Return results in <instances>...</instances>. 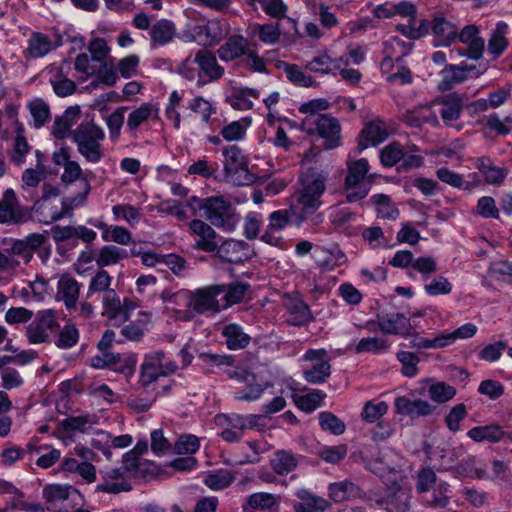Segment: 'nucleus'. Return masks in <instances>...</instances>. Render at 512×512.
Listing matches in <instances>:
<instances>
[{
	"label": "nucleus",
	"mask_w": 512,
	"mask_h": 512,
	"mask_svg": "<svg viewBox=\"0 0 512 512\" xmlns=\"http://www.w3.org/2000/svg\"><path fill=\"white\" fill-rule=\"evenodd\" d=\"M278 505L277 496L268 492H255L248 495L243 501V512L269 511Z\"/></svg>",
	"instance_id": "obj_33"
},
{
	"label": "nucleus",
	"mask_w": 512,
	"mask_h": 512,
	"mask_svg": "<svg viewBox=\"0 0 512 512\" xmlns=\"http://www.w3.org/2000/svg\"><path fill=\"white\" fill-rule=\"evenodd\" d=\"M196 62L206 83L217 81L224 75V67L218 64L216 56L209 50H198Z\"/></svg>",
	"instance_id": "obj_21"
},
{
	"label": "nucleus",
	"mask_w": 512,
	"mask_h": 512,
	"mask_svg": "<svg viewBox=\"0 0 512 512\" xmlns=\"http://www.w3.org/2000/svg\"><path fill=\"white\" fill-rule=\"evenodd\" d=\"M78 114V111L67 109L62 116L57 117L52 127L53 136L61 140L69 136L72 137L73 130L71 128L75 124Z\"/></svg>",
	"instance_id": "obj_43"
},
{
	"label": "nucleus",
	"mask_w": 512,
	"mask_h": 512,
	"mask_svg": "<svg viewBox=\"0 0 512 512\" xmlns=\"http://www.w3.org/2000/svg\"><path fill=\"white\" fill-rule=\"evenodd\" d=\"M459 450L450 448L447 445H438L433 450L427 452L430 461L435 462L437 470H448L452 468L459 457Z\"/></svg>",
	"instance_id": "obj_35"
},
{
	"label": "nucleus",
	"mask_w": 512,
	"mask_h": 512,
	"mask_svg": "<svg viewBox=\"0 0 512 512\" xmlns=\"http://www.w3.org/2000/svg\"><path fill=\"white\" fill-rule=\"evenodd\" d=\"M72 139L87 162L98 163L102 159L104 153L101 143L105 139V132L100 126L93 122L81 123L73 130Z\"/></svg>",
	"instance_id": "obj_2"
},
{
	"label": "nucleus",
	"mask_w": 512,
	"mask_h": 512,
	"mask_svg": "<svg viewBox=\"0 0 512 512\" xmlns=\"http://www.w3.org/2000/svg\"><path fill=\"white\" fill-rule=\"evenodd\" d=\"M319 425L323 430L334 435H341L346 429L345 423L329 411H323L319 414Z\"/></svg>",
	"instance_id": "obj_64"
},
{
	"label": "nucleus",
	"mask_w": 512,
	"mask_h": 512,
	"mask_svg": "<svg viewBox=\"0 0 512 512\" xmlns=\"http://www.w3.org/2000/svg\"><path fill=\"white\" fill-rule=\"evenodd\" d=\"M508 33L509 26L503 21L497 22L492 29L488 39L487 50L493 58L500 57L509 46Z\"/></svg>",
	"instance_id": "obj_31"
},
{
	"label": "nucleus",
	"mask_w": 512,
	"mask_h": 512,
	"mask_svg": "<svg viewBox=\"0 0 512 512\" xmlns=\"http://www.w3.org/2000/svg\"><path fill=\"white\" fill-rule=\"evenodd\" d=\"M219 257L226 262L240 264L249 260L254 252L250 245L242 240H228L217 248Z\"/></svg>",
	"instance_id": "obj_19"
},
{
	"label": "nucleus",
	"mask_w": 512,
	"mask_h": 512,
	"mask_svg": "<svg viewBox=\"0 0 512 512\" xmlns=\"http://www.w3.org/2000/svg\"><path fill=\"white\" fill-rule=\"evenodd\" d=\"M457 39L465 48H459L460 56L471 60H479L483 57L485 50V40L480 36V29L475 24L465 25L462 29L458 28Z\"/></svg>",
	"instance_id": "obj_12"
},
{
	"label": "nucleus",
	"mask_w": 512,
	"mask_h": 512,
	"mask_svg": "<svg viewBox=\"0 0 512 512\" xmlns=\"http://www.w3.org/2000/svg\"><path fill=\"white\" fill-rule=\"evenodd\" d=\"M58 328L56 311L53 309L41 310L26 327L25 335L30 344L47 343Z\"/></svg>",
	"instance_id": "obj_8"
},
{
	"label": "nucleus",
	"mask_w": 512,
	"mask_h": 512,
	"mask_svg": "<svg viewBox=\"0 0 512 512\" xmlns=\"http://www.w3.org/2000/svg\"><path fill=\"white\" fill-rule=\"evenodd\" d=\"M204 217L213 226L225 231L235 230L240 222V215L236 213L233 205L223 197L204 199Z\"/></svg>",
	"instance_id": "obj_5"
},
{
	"label": "nucleus",
	"mask_w": 512,
	"mask_h": 512,
	"mask_svg": "<svg viewBox=\"0 0 512 512\" xmlns=\"http://www.w3.org/2000/svg\"><path fill=\"white\" fill-rule=\"evenodd\" d=\"M463 109V102L460 96L450 94L441 101L440 116L446 125L459 119Z\"/></svg>",
	"instance_id": "obj_38"
},
{
	"label": "nucleus",
	"mask_w": 512,
	"mask_h": 512,
	"mask_svg": "<svg viewBox=\"0 0 512 512\" xmlns=\"http://www.w3.org/2000/svg\"><path fill=\"white\" fill-rule=\"evenodd\" d=\"M340 62H344L342 57L339 60H332L328 55L324 54L316 56L307 62L306 68L315 73L328 74L331 72L332 67L340 69Z\"/></svg>",
	"instance_id": "obj_57"
},
{
	"label": "nucleus",
	"mask_w": 512,
	"mask_h": 512,
	"mask_svg": "<svg viewBox=\"0 0 512 512\" xmlns=\"http://www.w3.org/2000/svg\"><path fill=\"white\" fill-rule=\"evenodd\" d=\"M81 287V283L69 274L62 275L57 282L56 300L63 302L69 312L76 310Z\"/></svg>",
	"instance_id": "obj_18"
},
{
	"label": "nucleus",
	"mask_w": 512,
	"mask_h": 512,
	"mask_svg": "<svg viewBox=\"0 0 512 512\" xmlns=\"http://www.w3.org/2000/svg\"><path fill=\"white\" fill-rule=\"evenodd\" d=\"M190 231L198 239L193 244L194 249L212 253L217 250L216 231L206 222L200 219H194L189 223Z\"/></svg>",
	"instance_id": "obj_17"
},
{
	"label": "nucleus",
	"mask_w": 512,
	"mask_h": 512,
	"mask_svg": "<svg viewBox=\"0 0 512 512\" xmlns=\"http://www.w3.org/2000/svg\"><path fill=\"white\" fill-rule=\"evenodd\" d=\"M377 326L383 334L406 335L410 330V319L400 313L391 316L378 315Z\"/></svg>",
	"instance_id": "obj_28"
},
{
	"label": "nucleus",
	"mask_w": 512,
	"mask_h": 512,
	"mask_svg": "<svg viewBox=\"0 0 512 512\" xmlns=\"http://www.w3.org/2000/svg\"><path fill=\"white\" fill-rule=\"evenodd\" d=\"M111 283L112 277L106 270L101 268L93 277H91L86 297L88 298L97 292L106 293L107 291L112 290L110 288Z\"/></svg>",
	"instance_id": "obj_61"
},
{
	"label": "nucleus",
	"mask_w": 512,
	"mask_h": 512,
	"mask_svg": "<svg viewBox=\"0 0 512 512\" xmlns=\"http://www.w3.org/2000/svg\"><path fill=\"white\" fill-rule=\"evenodd\" d=\"M221 335L225 339L227 348L232 351L246 348L251 341V337L244 332L242 326L236 323L225 325Z\"/></svg>",
	"instance_id": "obj_34"
},
{
	"label": "nucleus",
	"mask_w": 512,
	"mask_h": 512,
	"mask_svg": "<svg viewBox=\"0 0 512 512\" xmlns=\"http://www.w3.org/2000/svg\"><path fill=\"white\" fill-rule=\"evenodd\" d=\"M362 490L350 480L333 482L328 485V496L335 503L361 498Z\"/></svg>",
	"instance_id": "obj_29"
},
{
	"label": "nucleus",
	"mask_w": 512,
	"mask_h": 512,
	"mask_svg": "<svg viewBox=\"0 0 512 512\" xmlns=\"http://www.w3.org/2000/svg\"><path fill=\"white\" fill-rule=\"evenodd\" d=\"M217 286L223 289V297L220 299L223 310L240 303L250 288L249 284L243 282H234L228 285L218 284Z\"/></svg>",
	"instance_id": "obj_36"
},
{
	"label": "nucleus",
	"mask_w": 512,
	"mask_h": 512,
	"mask_svg": "<svg viewBox=\"0 0 512 512\" xmlns=\"http://www.w3.org/2000/svg\"><path fill=\"white\" fill-rule=\"evenodd\" d=\"M153 115V106L149 103H143L138 108L131 111L127 118V131L136 137L139 127L147 122Z\"/></svg>",
	"instance_id": "obj_42"
},
{
	"label": "nucleus",
	"mask_w": 512,
	"mask_h": 512,
	"mask_svg": "<svg viewBox=\"0 0 512 512\" xmlns=\"http://www.w3.org/2000/svg\"><path fill=\"white\" fill-rule=\"evenodd\" d=\"M223 289L217 285H209L192 291V311L197 314L207 312L218 313L223 310L221 300Z\"/></svg>",
	"instance_id": "obj_11"
},
{
	"label": "nucleus",
	"mask_w": 512,
	"mask_h": 512,
	"mask_svg": "<svg viewBox=\"0 0 512 512\" xmlns=\"http://www.w3.org/2000/svg\"><path fill=\"white\" fill-rule=\"evenodd\" d=\"M177 72L186 80H196L197 86L199 87L206 84V80L201 75L200 68L197 66L196 55L194 58L188 56L182 61L177 67Z\"/></svg>",
	"instance_id": "obj_50"
},
{
	"label": "nucleus",
	"mask_w": 512,
	"mask_h": 512,
	"mask_svg": "<svg viewBox=\"0 0 512 512\" xmlns=\"http://www.w3.org/2000/svg\"><path fill=\"white\" fill-rule=\"evenodd\" d=\"M157 396L155 386H137L127 398V405L137 413L146 412L156 401Z\"/></svg>",
	"instance_id": "obj_26"
},
{
	"label": "nucleus",
	"mask_w": 512,
	"mask_h": 512,
	"mask_svg": "<svg viewBox=\"0 0 512 512\" xmlns=\"http://www.w3.org/2000/svg\"><path fill=\"white\" fill-rule=\"evenodd\" d=\"M176 27L170 20L161 19L154 23L150 29V37L155 45H165L173 40Z\"/></svg>",
	"instance_id": "obj_39"
},
{
	"label": "nucleus",
	"mask_w": 512,
	"mask_h": 512,
	"mask_svg": "<svg viewBox=\"0 0 512 512\" xmlns=\"http://www.w3.org/2000/svg\"><path fill=\"white\" fill-rule=\"evenodd\" d=\"M467 437L476 443L488 442L499 443L506 439V431L497 423H490L471 428L467 432Z\"/></svg>",
	"instance_id": "obj_24"
},
{
	"label": "nucleus",
	"mask_w": 512,
	"mask_h": 512,
	"mask_svg": "<svg viewBox=\"0 0 512 512\" xmlns=\"http://www.w3.org/2000/svg\"><path fill=\"white\" fill-rule=\"evenodd\" d=\"M305 222H309V219L296 207L277 210L269 216V228L278 231L284 229L287 225L300 227Z\"/></svg>",
	"instance_id": "obj_22"
},
{
	"label": "nucleus",
	"mask_w": 512,
	"mask_h": 512,
	"mask_svg": "<svg viewBox=\"0 0 512 512\" xmlns=\"http://www.w3.org/2000/svg\"><path fill=\"white\" fill-rule=\"evenodd\" d=\"M250 97L258 98L259 92L253 88H240L231 97V106L238 110H249L253 107Z\"/></svg>",
	"instance_id": "obj_58"
},
{
	"label": "nucleus",
	"mask_w": 512,
	"mask_h": 512,
	"mask_svg": "<svg viewBox=\"0 0 512 512\" xmlns=\"http://www.w3.org/2000/svg\"><path fill=\"white\" fill-rule=\"evenodd\" d=\"M304 359L311 364L304 371L306 381L311 383H322L330 375V364L324 350H308Z\"/></svg>",
	"instance_id": "obj_13"
},
{
	"label": "nucleus",
	"mask_w": 512,
	"mask_h": 512,
	"mask_svg": "<svg viewBox=\"0 0 512 512\" xmlns=\"http://www.w3.org/2000/svg\"><path fill=\"white\" fill-rule=\"evenodd\" d=\"M327 179L328 172L317 167H308L301 176L302 187L298 195L299 210L314 226L324 221L323 213L318 210L322 205L321 197L326 191Z\"/></svg>",
	"instance_id": "obj_1"
},
{
	"label": "nucleus",
	"mask_w": 512,
	"mask_h": 512,
	"mask_svg": "<svg viewBox=\"0 0 512 512\" xmlns=\"http://www.w3.org/2000/svg\"><path fill=\"white\" fill-rule=\"evenodd\" d=\"M347 453V445L339 444L334 446H323L318 450L317 455L326 463L337 464L346 457Z\"/></svg>",
	"instance_id": "obj_59"
},
{
	"label": "nucleus",
	"mask_w": 512,
	"mask_h": 512,
	"mask_svg": "<svg viewBox=\"0 0 512 512\" xmlns=\"http://www.w3.org/2000/svg\"><path fill=\"white\" fill-rule=\"evenodd\" d=\"M128 109L129 108L127 106L118 107L106 118V125L112 141H118L121 134V128L124 124V114Z\"/></svg>",
	"instance_id": "obj_63"
},
{
	"label": "nucleus",
	"mask_w": 512,
	"mask_h": 512,
	"mask_svg": "<svg viewBox=\"0 0 512 512\" xmlns=\"http://www.w3.org/2000/svg\"><path fill=\"white\" fill-rule=\"evenodd\" d=\"M235 480V475L228 469H218L207 474L204 484L211 490L218 491L229 487Z\"/></svg>",
	"instance_id": "obj_44"
},
{
	"label": "nucleus",
	"mask_w": 512,
	"mask_h": 512,
	"mask_svg": "<svg viewBox=\"0 0 512 512\" xmlns=\"http://www.w3.org/2000/svg\"><path fill=\"white\" fill-rule=\"evenodd\" d=\"M61 45V38L58 37L56 42H53L51 38L41 32H33L28 39V47L25 50L26 57L29 58H41L47 55L52 50L56 49Z\"/></svg>",
	"instance_id": "obj_23"
},
{
	"label": "nucleus",
	"mask_w": 512,
	"mask_h": 512,
	"mask_svg": "<svg viewBox=\"0 0 512 512\" xmlns=\"http://www.w3.org/2000/svg\"><path fill=\"white\" fill-rule=\"evenodd\" d=\"M102 301L104 307L103 314L110 320H115L119 323H123L128 320V316L125 315V311L122 309L120 298L114 289L104 293Z\"/></svg>",
	"instance_id": "obj_37"
},
{
	"label": "nucleus",
	"mask_w": 512,
	"mask_h": 512,
	"mask_svg": "<svg viewBox=\"0 0 512 512\" xmlns=\"http://www.w3.org/2000/svg\"><path fill=\"white\" fill-rule=\"evenodd\" d=\"M304 131L323 139L325 150L335 149L342 144L341 125L337 118L328 115L306 116L302 121Z\"/></svg>",
	"instance_id": "obj_3"
},
{
	"label": "nucleus",
	"mask_w": 512,
	"mask_h": 512,
	"mask_svg": "<svg viewBox=\"0 0 512 512\" xmlns=\"http://www.w3.org/2000/svg\"><path fill=\"white\" fill-rule=\"evenodd\" d=\"M206 45L212 46L218 44L229 33L226 23L219 20H211L205 23Z\"/></svg>",
	"instance_id": "obj_54"
},
{
	"label": "nucleus",
	"mask_w": 512,
	"mask_h": 512,
	"mask_svg": "<svg viewBox=\"0 0 512 512\" xmlns=\"http://www.w3.org/2000/svg\"><path fill=\"white\" fill-rule=\"evenodd\" d=\"M250 125V121L246 118L233 121L221 129V136L226 141H240L244 138L247 128Z\"/></svg>",
	"instance_id": "obj_55"
},
{
	"label": "nucleus",
	"mask_w": 512,
	"mask_h": 512,
	"mask_svg": "<svg viewBox=\"0 0 512 512\" xmlns=\"http://www.w3.org/2000/svg\"><path fill=\"white\" fill-rule=\"evenodd\" d=\"M127 256L128 255L125 250L115 245H105L99 250L95 261L99 268H103L106 266L115 265Z\"/></svg>",
	"instance_id": "obj_46"
},
{
	"label": "nucleus",
	"mask_w": 512,
	"mask_h": 512,
	"mask_svg": "<svg viewBox=\"0 0 512 512\" xmlns=\"http://www.w3.org/2000/svg\"><path fill=\"white\" fill-rule=\"evenodd\" d=\"M397 30L410 39H419L429 33L427 20L408 19L407 24H399Z\"/></svg>",
	"instance_id": "obj_53"
},
{
	"label": "nucleus",
	"mask_w": 512,
	"mask_h": 512,
	"mask_svg": "<svg viewBox=\"0 0 512 512\" xmlns=\"http://www.w3.org/2000/svg\"><path fill=\"white\" fill-rule=\"evenodd\" d=\"M428 25L437 47H449L457 39L459 27L443 16L434 17Z\"/></svg>",
	"instance_id": "obj_15"
},
{
	"label": "nucleus",
	"mask_w": 512,
	"mask_h": 512,
	"mask_svg": "<svg viewBox=\"0 0 512 512\" xmlns=\"http://www.w3.org/2000/svg\"><path fill=\"white\" fill-rule=\"evenodd\" d=\"M394 406L397 414L411 419L430 416L436 410L435 405H432L425 400L411 399L406 396L395 398Z\"/></svg>",
	"instance_id": "obj_16"
},
{
	"label": "nucleus",
	"mask_w": 512,
	"mask_h": 512,
	"mask_svg": "<svg viewBox=\"0 0 512 512\" xmlns=\"http://www.w3.org/2000/svg\"><path fill=\"white\" fill-rule=\"evenodd\" d=\"M292 398L298 409L311 413L322 405L326 398V393L320 389L311 391L293 389Z\"/></svg>",
	"instance_id": "obj_25"
},
{
	"label": "nucleus",
	"mask_w": 512,
	"mask_h": 512,
	"mask_svg": "<svg viewBox=\"0 0 512 512\" xmlns=\"http://www.w3.org/2000/svg\"><path fill=\"white\" fill-rule=\"evenodd\" d=\"M451 494L450 485L445 481H440L433 487V492L428 503L434 508H446L450 503Z\"/></svg>",
	"instance_id": "obj_56"
},
{
	"label": "nucleus",
	"mask_w": 512,
	"mask_h": 512,
	"mask_svg": "<svg viewBox=\"0 0 512 512\" xmlns=\"http://www.w3.org/2000/svg\"><path fill=\"white\" fill-rule=\"evenodd\" d=\"M27 109L33 118V126L37 129L44 126L50 120L49 105L41 98H34L29 101Z\"/></svg>",
	"instance_id": "obj_47"
},
{
	"label": "nucleus",
	"mask_w": 512,
	"mask_h": 512,
	"mask_svg": "<svg viewBox=\"0 0 512 512\" xmlns=\"http://www.w3.org/2000/svg\"><path fill=\"white\" fill-rule=\"evenodd\" d=\"M178 365L168 359L162 350L148 352L143 357L140 366L141 384H152L161 377H168L176 373Z\"/></svg>",
	"instance_id": "obj_7"
},
{
	"label": "nucleus",
	"mask_w": 512,
	"mask_h": 512,
	"mask_svg": "<svg viewBox=\"0 0 512 512\" xmlns=\"http://www.w3.org/2000/svg\"><path fill=\"white\" fill-rule=\"evenodd\" d=\"M27 208L20 206L17 202L14 190L7 189L0 202V223H21L29 219Z\"/></svg>",
	"instance_id": "obj_14"
},
{
	"label": "nucleus",
	"mask_w": 512,
	"mask_h": 512,
	"mask_svg": "<svg viewBox=\"0 0 512 512\" xmlns=\"http://www.w3.org/2000/svg\"><path fill=\"white\" fill-rule=\"evenodd\" d=\"M369 172L367 159L361 158L348 163L347 175L344 182L346 201L354 203L364 199L370 190V182H366Z\"/></svg>",
	"instance_id": "obj_6"
},
{
	"label": "nucleus",
	"mask_w": 512,
	"mask_h": 512,
	"mask_svg": "<svg viewBox=\"0 0 512 512\" xmlns=\"http://www.w3.org/2000/svg\"><path fill=\"white\" fill-rule=\"evenodd\" d=\"M99 352V355H95L90 359V364L93 368H109L125 376H130L135 372L136 359L134 356L121 357L119 353H113L110 350Z\"/></svg>",
	"instance_id": "obj_10"
},
{
	"label": "nucleus",
	"mask_w": 512,
	"mask_h": 512,
	"mask_svg": "<svg viewBox=\"0 0 512 512\" xmlns=\"http://www.w3.org/2000/svg\"><path fill=\"white\" fill-rule=\"evenodd\" d=\"M296 496L300 500V502L294 504L296 512H324L330 506L326 499L305 488L298 489Z\"/></svg>",
	"instance_id": "obj_27"
},
{
	"label": "nucleus",
	"mask_w": 512,
	"mask_h": 512,
	"mask_svg": "<svg viewBox=\"0 0 512 512\" xmlns=\"http://www.w3.org/2000/svg\"><path fill=\"white\" fill-rule=\"evenodd\" d=\"M390 344L385 338L367 337L361 339L354 348L356 354L373 353L379 354L389 349Z\"/></svg>",
	"instance_id": "obj_51"
},
{
	"label": "nucleus",
	"mask_w": 512,
	"mask_h": 512,
	"mask_svg": "<svg viewBox=\"0 0 512 512\" xmlns=\"http://www.w3.org/2000/svg\"><path fill=\"white\" fill-rule=\"evenodd\" d=\"M472 73L475 76L479 75L475 65H469L464 62L459 65H446L441 71L442 79L439 86L443 90H450L454 86L464 82Z\"/></svg>",
	"instance_id": "obj_20"
},
{
	"label": "nucleus",
	"mask_w": 512,
	"mask_h": 512,
	"mask_svg": "<svg viewBox=\"0 0 512 512\" xmlns=\"http://www.w3.org/2000/svg\"><path fill=\"white\" fill-rule=\"evenodd\" d=\"M478 169L489 184H499L506 177L505 169L492 165L489 158L480 159Z\"/></svg>",
	"instance_id": "obj_60"
},
{
	"label": "nucleus",
	"mask_w": 512,
	"mask_h": 512,
	"mask_svg": "<svg viewBox=\"0 0 512 512\" xmlns=\"http://www.w3.org/2000/svg\"><path fill=\"white\" fill-rule=\"evenodd\" d=\"M223 171L227 181L236 186L251 185L256 176L248 169V161L243 151L237 145H229L222 149Z\"/></svg>",
	"instance_id": "obj_4"
},
{
	"label": "nucleus",
	"mask_w": 512,
	"mask_h": 512,
	"mask_svg": "<svg viewBox=\"0 0 512 512\" xmlns=\"http://www.w3.org/2000/svg\"><path fill=\"white\" fill-rule=\"evenodd\" d=\"M362 136L372 145L379 144L388 138L387 126L381 119H375L364 127Z\"/></svg>",
	"instance_id": "obj_49"
},
{
	"label": "nucleus",
	"mask_w": 512,
	"mask_h": 512,
	"mask_svg": "<svg viewBox=\"0 0 512 512\" xmlns=\"http://www.w3.org/2000/svg\"><path fill=\"white\" fill-rule=\"evenodd\" d=\"M42 496L51 507L55 508L66 500L79 496V492L71 485L49 484L43 488Z\"/></svg>",
	"instance_id": "obj_32"
},
{
	"label": "nucleus",
	"mask_w": 512,
	"mask_h": 512,
	"mask_svg": "<svg viewBox=\"0 0 512 512\" xmlns=\"http://www.w3.org/2000/svg\"><path fill=\"white\" fill-rule=\"evenodd\" d=\"M116 220L123 219L131 226L137 224L142 216L141 209L130 204H117L112 207Z\"/></svg>",
	"instance_id": "obj_62"
},
{
	"label": "nucleus",
	"mask_w": 512,
	"mask_h": 512,
	"mask_svg": "<svg viewBox=\"0 0 512 512\" xmlns=\"http://www.w3.org/2000/svg\"><path fill=\"white\" fill-rule=\"evenodd\" d=\"M370 202L376 207L378 217L395 220L399 215L398 208L386 194H375L370 198Z\"/></svg>",
	"instance_id": "obj_48"
},
{
	"label": "nucleus",
	"mask_w": 512,
	"mask_h": 512,
	"mask_svg": "<svg viewBox=\"0 0 512 512\" xmlns=\"http://www.w3.org/2000/svg\"><path fill=\"white\" fill-rule=\"evenodd\" d=\"M100 482L95 487V492L106 494H119L132 490L128 474L123 468L106 467L99 471Z\"/></svg>",
	"instance_id": "obj_9"
},
{
	"label": "nucleus",
	"mask_w": 512,
	"mask_h": 512,
	"mask_svg": "<svg viewBox=\"0 0 512 512\" xmlns=\"http://www.w3.org/2000/svg\"><path fill=\"white\" fill-rule=\"evenodd\" d=\"M248 41L241 35H232L217 50L222 61H233L248 53Z\"/></svg>",
	"instance_id": "obj_30"
},
{
	"label": "nucleus",
	"mask_w": 512,
	"mask_h": 512,
	"mask_svg": "<svg viewBox=\"0 0 512 512\" xmlns=\"http://www.w3.org/2000/svg\"><path fill=\"white\" fill-rule=\"evenodd\" d=\"M91 190V185L87 179H82V190L75 196L65 197L61 201V209L59 214L54 216V219H62L66 215L70 214L71 211L79 206H82L88 197ZM53 219V216L51 217Z\"/></svg>",
	"instance_id": "obj_40"
},
{
	"label": "nucleus",
	"mask_w": 512,
	"mask_h": 512,
	"mask_svg": "<svg viewBox=\"0 0 512 512\" xmlns=\"http://www.w3.org/2000/svg\"><path fill=\"white\" fill-rule=\"evenodd\" d=\"M290 316L287 319V323L292 326H301L312 319V314L309 306L301 301L297 300L288 307Z\"/></svg>",
	"instance_id": "obj_52"
},
{
	"label": "nucleus",
	"mask_w": 512,
	"mask_h": 512,
	"mask_svg": "<svg viewBox=\"0 0 512 512\" xmlns=\"http://www.w3.org/2000/svg\"><path fill=\"white\" fill-rule=\"evenodd\" d=\"M99 423L96 414H85L68 417L64 420V427L67 431L86 433Z\"/></svg>",
	"instance_id": "obj_45"
},
{
	"label": "nucleus",
	"mask_w": 512,
	"mask_h": 512,
	"mask_svg": "<svg viewBox=\"0 0 512 512\" xmlns=\"http://www.w3.org/2000/svg\"><path fill=\"white\" fill-rule=\"evenodd\" d=\"M270 464L276 474L283 476L292 472L297 467L298 460L292 452L278 450L275 452Z\"/></svg>",
	"instance_id": "obj_41"
}]
</instances>
